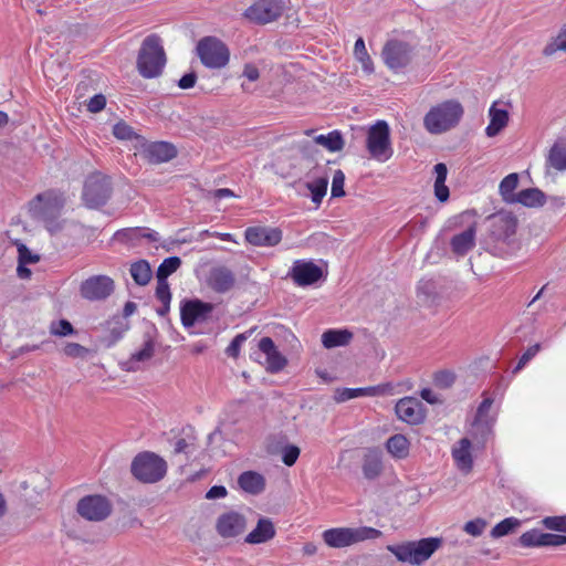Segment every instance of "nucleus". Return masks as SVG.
<instances>
[{
  "label": "nucleus",
  "mask_w": 566,
  "mask_h": 566,
  "mask_svg": "<svg viewBox=\"0 0 566 566\" xmlns=\"http://www.w3.org/2000/svg\"><path fill=\"white\" fill-rule=\"evenodd\" d=\"M489 229L485 235L488 250L494 255L509 252L517 228V219L511 212L500 211L488 217Z\"/></svg>",
  "instance_id": "f257e3e1"
},
{
  "label": "nucleus",
  "mask_w": 566,
  "mask_h": 566,
  "mask_svg": "<svg viewBox=\"0 0 566 566\" xmlns=\"http://www.w3.org/2000/svg\"><path fill=\"white\" fill-rule=\"evenodd\" d=\"M166 61L161 39L157 34L146 36L142 42L136 62L139 74L145 78L157 77L163 73Z\"/></svg>",
  "instance_id": "f03ea898"
},
{
  "label": "nucleus",
  "mask_w": 566,
  "mask_h": 566,
  "mask_svg": "<svg viewBox=\"0 0 566 566\" xmlns=\"http://www.w3.org/2000/svg\"><path fill=\"white\" fill-rule=\"evenodd\" d=\"M463 113V107L458 101H444L430 108L423 118V125L431 134H442L455 127Z\"/></svg>",
  "instance_id": "7ed1b4c3"
},
{
  "label": "nucleus",
  "mask_w": 566,
  "mask_h": 566,
  "mask_svg": "<svg viewBox=\"0 0 566 566\" xmlns=\"http://www.w3.org/2000/svg\"><path fill=\"white\" fill-rule=\"evenodd\" d=\"M440 545V538L427 537L420 541L388 545L387 549L394 554L399 562L419 566L428 560Z\"/></svg>",
  "instance_id": "20e7f679"
},
{
  "label": "nucleus",
  "mask_w": 566,
  "mask_h": 566,
  "mask_svg": "<svg viewBox=\"0 0 566 566\" xmlns=\"http://www.w3.org/2000/svg\"><path fill=\"white\" fill-rule=\"evenodd\" d=\"M130 472L139 482L156 483L166 475L167 462L154 452L144 451L133 459Z\"/></svg>",
  "instance_id": "39448f33"
},
{
  "label": "nucleus",
  "mask_w": 566,
  "mask_h": 566,
  "mask_svg": "<svg viewBox=\"0 0 566 566\" xmlns=\"http://www.w3.org/2000/svg\"><path fill=\"white\" fill-rule=\"evenodd\" d=\"M382 533L374 527H335L323 532L322 536L325 544L333 548H343L353 544L379 538Z\"/></svg>",
  "instance_id": "423d86ee"
},
{
  "label": "nucleus",
  "mask_w": 566,
  "mask_h": 566,
  "mask_svg": "<svg viewBox=\"0 0 566 566\" xmlns=\"http://www.w3.org/2000/svg\"><path fill=\"white\" fill-rule=\"evenodd\" d=\"M201 63L209 69H222L229 63L228 46L216 36L202 38L196 46Z\"/></svg>",
  "instance_id": "0eeeda50"
},
{
  "label": "nucleus",
  "mask_w": 566,
  "mask_h": 566,
  "mask_svg": "<svg viewBox=\"0 0 566 566\" xmlns=\"http://www.w3.org/2000/svg\"><path fill=\"white\" fill-rule=\"evenodd\" d=\"M112 196V184L107 176L101 172L90 175L83 187L82 199L88 209H98Z\"/></svg>",
  "instance_id": "6e6552de"
},
{
  "label": "nucleus",
  "mask_w": 566,
  "mask_h": 566,
  "mask_svg": "<svg viewBox=\"0 0 566 566\" xmlns=\"http://www.w3.org/2000/svg\"><path fill=\"white\" fill-rule=\"evenodd\" d=\"M367 149L378 161H386L392 156L390 129L385 120H378L367 134Z\"/></svg>",
  "instance_id": "1a4fd4ad"
},
{
  "label": "nucleus",
  "mask_w": 566,
  "mask_h": 566,
  "mask_svg": "<svg viewBox=\"0 0 566 566\" xmlns=\"http://www.w3.org/2000/svg\"><path fill=\"white\" fill-rule=\"evenodd\" d=\"M112 511V502L101 494L85 495L76 504L77 514L88 522L105 521Z\"/></svg>",
  "instance_id": "9d476101"
},
{
  "label": "nucleus",
  "mask_w": 566,
  "mask_h": 566,
  "mask_svg": "<svg viewBox=\"0 0 566 566\" xmlns=\"http://www.w3.org/2000/svg\"><path fill=\"white\" fill-rule=\"evenodd\" d=\"M385 64L394 72L407 67L413 56V48L405 41L398 39L388 40L381 51Z\"/></svg>",
  "instance_id": "9b49d317"
},
{
  "label": "nucleus",
  "mask_w": 566,
  "mask_h": 566,
  "mask_svg": "<svg viewBox=\"0 0 566 566\" xmlns=\"http://www.w3.org/2000/svg\"><path fill=\"white\" fill-rule=\"evenodd\" d=\"M284 0H256L243 13L251 22L266 24L277 20L284 12Z\"/></svg>",
  "instance_id": "f8f14e48"
},
{
  "label": "nucleus",
  "mask_w": 566,
  "mask_h": 566,
  "mask_svg": "<svg viewBox=\"0 0 566 566\" xmlns=\"http://www.w3.org/2000/svg\"><path fill=\"white\" fill-rule=\"evenodd\" d=\"M64 200L53 191L39 193L29 202V212L33 219L52 220L62 210Z\"/></svg>",
  "instance_id": "ddd939ff"
},
{
  "label": "nucleus",
  "mask_w": 566,
  "mask_h": 566,
  "mask_svg": "<svg viewBox=\"0 0 566 566\" xmlns=\"http://www.w3.org/2000/svg\"><path fill=\"white\" fill-rule=\"evenodd\" d=\"M214 305L201 300H185L180 306L181 323L185 327H191L196 323L205 322L213 311Z\"/></svg>",
  "instance_id": "4468645a"
},
{
  "label": "nucleus",
  "mask_w": 566,
  "mask_h": 566,
  "mask_svg": "<svg viewBox=\"0 0 566 566\" xmlns=\"http://www.w3.org/2000/svg\"><path fill=\"white\" fill-rule=\"evenodd\" d=\"M114 281L106 275H94L82 282L81 295L90 301L107 298L114 291Z\"/></svg>",
  "instance_id": "2eb2a0df"
},
{
  "label": "nucleus",
  "mask_w": 566,
  "mask_h": 566,
  "mask_svg": "<svg viewBox=\"0 0 566 566\" xmlns=\"http://www.w3.org/2000/svg\"><path fill=\"white\" fill-rule=\"evenodd\" d=\"M287 276L291 277L297 286H308L315 284L323 277V270L313 261L296 260L290 269Z\"/></svg>",
  "instance_id": "dca6fc26"
},
{
  "label": "nucleus",
  "mask_w": 566,
  "mask_h": 566,
  "mask_svg": "<svg viewBox=\"0 0 566 566\" xmlns=\"http://www.w3.org/2000/svg\"><path fill=\"white\" fill-rule=\"evenodd\" d=\"M247 526V520L241 513L231 511L221 514L216 522V531L222 538L241 535Z\"/></svg>",
  "instance_id": "f3484780"
},
{
  "label": "nucleus",
  "mask_w": 566,
  "mask_h": 566,
  "mask_svg": "<svg viewBox=\"0 0 566 566\" xmlns=\"http://www.w3.org/2000/svg\"><path fill=\"white\" fill-rule=\"evenodd\" d=\"M245 240L255 247H275L283 238L282 230L280 228L271 227H249L245 230Z\"/></svg>",
  "instance_id": "a211bd4d"
},
{
  "label": "nucleus",
  "mask_w": 566,
  "mask_h": 566,
  "mask_svg": "<svg viewBox=\"0 0 566 566\" xmlns=\"http://www.w3.org/2000/svg\"><path fill=\"white\" fill-rule=\"evenodd\" d=\"M394 385L391 382H385L377 386L364 387V388H338L335 391V400L337 402H345L349 399L361 397V396H386L392 394Z\"/></svg>",
  "instance_id": "6ab92c4d"
},
{
  "label": "nucleus",
  "mask_w": 566,
  "mask_h": 566,
  "mask_svg": "<svg viewBox=\"0 0 566 566\" xmlns=\"http://www.w3.org/2000/svg\"><path fill=\"white\" fill-rule=\"evenodd\" d=\"M395 411L400 420L409 424H419L424 420L422 403L412 397L400 399L396 403Z\"/></svg>",
  "instance_id": "aec40b11"
},
{
  "label": "nucleus",
  "mask_w": 566,
  "mask_h": 566,
  "mask_svg": "<svg viewBox=\"0 0 566 566\" xmlns=\"http://www.w3.org/2000/svg\"><path fill=\"white\" fill-rule=\"evenodd\" d=\"M142 154L149 164H161L174 159L177 149L167 142H151L143 146Z\"/></svg>",
  "instance_id": "412c9836"
},
{
  "label": "nucleus",
  "mask_w": 566,
  "mask_h": 566,
  "mask_svg": "<svg viewBox=\"0 0 566 566\" xmlns=\"http://www.w3.org/2000/svg\"><path fill=\"white\" fill-rule=\"evenodd\" d=\"M259 349L266 356L268 371L275 374L287 365V359L276 349L271 337H262L259 342Z\"/></svg>",
  "instance_id": "4be33fe9"
},
{
  "label": "nucleus",
  "mask_w": 566,
  "mask_h": 566,
  "mask_svg": "<svg viewBox=\"0 0 566 566\" xmlns=\"http://www.w3.org/2000/svg\"><path fill=\"white\" fill-rule=\"evenodd\" d=\"M235 282L233 272L226 266L213 268L209 275V286L218 293L230 291Z\"/></svg>",
  "instance_id": "5701e85b"
},
{
  "label": "nucleus",
  "mask_w": 566,
  "mask_h": 566,
  "mask_svg": "<svg viewBox=\"0 0 566 566\" xmlns=\"http://www.w3.org/2000/svg\"><path fill=\"white\" fill-rule=\"evenodd\" d=\"M476 226L471 224L463 232L452 237L450 241L451 250L454 254L463 256L475 245Z\"/></svg>",
  "instance_id": "b1692460"
},
{
  "label": "nucleus",
  "mask_w": 566,
  "mask_h": 566,
  "mask_svg": "<svg viewBox=\"0 0 566 566\" xmlns=\"http://www.w3.org/2000/svg\"><path fill=\"white\" fill-rule=\"evenodd\" d=\"M276 534L275 527L271 518L261 517L259 518L255 528L250 532L245 542L249 544H262L271 541Z\"/></svg>",
  "instance_id": "393cba45"
},
{
  "label": "nucleus",
  "mask_w": 566,
  "mask_h": 566,
  "mask_svg": "<svg viewBox=\"0 0 566 566\" xmlns=\"http://www.w3.org/2000/svg\"><path fill=\"white\" fill-rule=\"evenodd\" d=\"M471 441L462 438L452 450V457L459 470L469 473L473 467V459L470 452Z\"/></svg>",
  "instance_id": "a878e982"
},
{
  "label": "nucleus",
  "mask_w": 566,
  "mask_h": 566,
  "mask_svg": "<svg viewBox=\"0 0 566 566\" xmlns=\"http://www.w3.org/2000/svg\"><path fill=\"white\" fill-rule=\"evenodd\" d=\"M363 474L367 480L377 479L382 472L381 452L377 449H370L364 455L363 460Z\"/></svg>",
  "instance_id": "bb28decb"
},
{
  "label": "nucleus",
  "mask_w": 566,
  "mask_h": 566,
  "mask_svg": "<svg viewBox=\"0 0 566 566\" xmlns=\"http://www.w3.org/2000/svg\"><path fill=\"white\" fill-rule=\"evenodd\" d=\"M238 484L244 492L256 495L264 491L265 479L258 472L245 471L239 475Z\"/></svg>",
  "instance_id": "cd10ccee"
},
{
  "label": "nucleus",
  "mask_w": 566,
  "mask_h": 566,
  "mask_svg": "<svg viewBox=\"0 0 566 566\" xmlns=\"http://www.w3.org/2000/svg\"><path fill=\"white\" fill-rule=\"evenodd\" d=\"M496 102L490 107V124L485 128L488 137L496 136L509 123V112L496 107Z\"/></svg>",
  "instance_id": "c85d7f7f"
},
{
  "label": "nucleus",
  "mask_w": 566,
  "mask_h": 566,
  "mask_svg": "<svg viewBox=\"0 0 566 566\" xmlns=\"http://www.w3.org/2000/svg\"><path fill=\"white\" fill-rule=\"evenodd\" d=\"M546 164L558 171L566 170V138H558L551 147Z\"/></svg>",
  "instance_id": "c756f323"
},
{
  "label": "nucleus",
  "mask_w": 566,
  "mask_h": 566,
  "mask_svg": "<svg viewBox=\"0 0 566 566\" xmlns=\"http://www.w3.org/2000/svg\"><path fill=\"white\" fill-rule=\"evenodd\" d=\"M353 333L348 329H328L322 335V343L325 348H334L349 344Z\"/></svg>",
  "instance_id": "7c9ffc66"
},
{
  "label": "nucleus",
  "mask_w": 566,
  "mask_h": 566,
  "mask_svg": "<svg viewBox=\"0 0 566 566\" xmlns=\"http://www.w3.org/2000/svg\"><path fill=\"white\" fill-rule=\"evenodd\" d=\"M545 193L538 188H527L516 193L514 203H521L525 207H541L545 203Z\"/></svg>",
  "instance_id": "2f4dec72"
},
{
  "label": "nucleus",
  "mask_w": 566,
  "mask_h": 566,
  "mask_svg": "<svg viewBox=\"0 0 566 566\" xmlns=\"http://www.w3.org/2000/svg\"><path fill=\"white\" fill-rule=\"evenodd\" d=\"M387 451L396 459H405L409 455L410 442L406 436L397 433L386 442Z\"/></svg>",
  "instance_id": "473e14b6"
},
{
  "label": "nucleus",
  "mask_w": 566,
  "mask_h": 566,
  "mask_svg": "<svg viewBox=\"0 0 566 566\" xmlns=\"http://www.w3.org/2000/svg\"><path fill=\"white\" fill-rule=\"evenodd\" d=\"M436 181H434V196L440 202H446L449 197V188L446 186L448 168L446 164L439 163L434 166Z\"/></svg>",
  "instance_id": "72a5a7b5"
},
{
  "label": "nucleus",
  "mask_w": 566,
  "mask_h": 566,
  "mask_svg": "<svg viewBox=\"0 0 566 566\" xmlns=\"http://www.w3.org/2000/svg\"><path fill=\"white\" fill-rule=\"evenodd\" d=\"M317 145L325 147L329 151H340L344 148L345 142L339 130H333L327 135H318L314 137Z\"/></svg>",
  "instance_id": "f704fd0d"
},
{
  "label": "nucleus",
  "mask_w": 566,
  "mask_h": 566,
  "mask_svg": "<svg viewBox=\"0 0 566 566\" xmlns=\"http://www.w3.org/2000/svg\"><path fill=\"white\" fill-rule=\"evenodd\" d=\"M129 272L134 282L140 286L148 284L153 276L150 265L146 260L134 262Z\"/></svg>",
  "instance_id": "c9c22d12"
},
{
  "label": "nucleus",
  "mask_w": 566,
  "mask_h": 566,
  "mask_svg": "<svg viewBox=\"0 0 566 566\" xmlns=\"http://www.w3.org/2000/svg\"><path fill=\"white\" fill-rule=\"evenodd\" d=\"M518 185V175L516 172H512L507 175L500 184V193L503 198V200L506 203H514V198L516 197V193H514V190L516 189Z\"/></svg>",
  "instance_id": "e433bc0d"
},
{
  "label": "nucleus",
  "mask_w": 566,
  "mask_h": 566,
  "mask_svg": "<svg viewBox=\"0 0 566 566\" xmlns=\"http://www.w3.org/2000/svg\"><path fill=\"white\" fill-rule=\"evenodd\" d=\"M328 186V177H317L313 181L306 182V188L312 193V201L316 205H319L326 195Z\"/></svg>",
  "instance_id": "4c0bfd02"
},
{
  "label": "nucleus",
  "mask_w": 566,
  "mask_h": 566,
  "mask_svg": "<svg viewBox=\"0 0 566 566\" xmlns=\"http://www.w3.org/2000/svg\"><path fill=\"white\" fill-rule=\"evenodd\" d=\"M181 265V260L178 256H169L163 261L156 272L157 280H166L169 275L175 273Z\"/></svg>",
  "instance_id": "58836bf2"
},
{
  "label": "nucleus",
  "mask_w": 566,
  "mask_h": 566,
  "mask_svg": "<svg viewBox=\"0 0 566 566\" xmlns=\"http://www.w3.org/2000/svg\"><path fill=\"white\" fill-rule=\"evenodd\" d=\"M521 525V521L515 517H507L497 523L491 531V536L499 538L513 532Z\"/></svg>",
  "instance_id": "ea45409f"
},
{
  "label": "nucleus",
  "mask_w": 566,
  "mask_h": 566,
  "mask_svg": "<svg viewBox=\"0 0 566 566\" xmlns=\"http://www.w3.org/2000/svg\"><path fill=\"white\" fill-rule=\"evenodd\" d=\"M557 51L566 52V27L560 30V32L554 39H552L549 43L546 44L543 50V54L545 56H551Z\"/></svg>",
  "instance_id": "a19ab883"
},
{
  "label": "nucleus",
  "mask_w": 566,
  "mask_h": 566,
  "mask_svg": "<svg viewBox=\"0 0 566 566\" xmlns=\"http://www.w3.org/2000/svg\"><path fill=\"white\" fill-rule=\"evenodd\" d=\"M542 536H544V533L534 528L523 533L518 542L523 547H541L543 546Z\"/></svg>",
  "instance_id": "79ce46f5"
},
{
  "label": "nucleus",
  "mask_w": 566,
  "mask_h": 566,
  "mask_svg": "<svg viewBox=\"0 0 566 566\" xmlns=\"http://www.w3.org/2000/svg\"><path fill=\"white\" fill-rule=\"evenodd\" d=\"M154 353L155 342L148 336L144 342L143 348L132 354L130 363L149 360L154 356Z\"/></svg>",
  "instance_id": "37998d69"
},
{
  "label": "nucleus",
  "mask_w": 566,
  "mask_h": 566,
  "mask_svg": "<svg viewBox=\"0 0 566 566\" xmlns=\"http://www.w3.org/2000/svg\"><path fill=\"white\" fill-rule=\"evenodd\" d=\"M255 328H251L245 333L238 334L229 346L226 348V354L229 357L237 358L240 354V348L242 344L248 339V337L254 332Z\"/></svg>",
  "instance_id": "c03bdc74"
},
{
  "label": "nucleus",
  "mask_w": 566,
  "mask_h": 566,
  "mask_svg": "<svg viewBox=\"0 0 566 566\" xmlns=\"http://www.w3.org/2000/svg\"><path fill=\"white\" fill-rule=\"evenodd\" d=\"M50 333L55 336L64 337L74 334L75 331L67 319H60L51 323Z\"/></svg>",
  "instance_id": "a18cd8bd"
},
{
  "label": "nucleus",
  "mask_w": 566,
  "mask_h": 566,
  "mask_svg": "<svg viewBox=\"0 0 566 566\" xmlns=\"http://www.w3.org/2000/svg\"><path fill=\"white\" fill-rule=\"evenodd\" d=\"M542 524L548 530L566 533V515L547 516Z\"/></svg>",
  "instance_id": "49530a36"
},
{
  "label": "nucleus",
  "mask_w": 566,
  "mask_h": 566,
  "mask_svg": "<svg viewBox=\"0 0 566 566\" xmlns=\"http://www.w3.org/2000/svg\"><path fill=\"white\" fill-rule=\"evenodd\" d=\"M301 450L297 446L286 444L282 448V461L285 465L292 467L298 459Z\"/></svg>",
  "instance_id": "de8ad7c7"
},
{
  "label": "nucleus",
  "mask_w": 566,
  "mask_h": 566,
  "mask_svg": "<svg viewBox=\"0 0 566 566\" xmlns=\"http://www.w3.org/2000/svg\"><path fill=\"white\" fill-rule=\"evenodd\" d=\"M113 134L116 138L122 140H130L136 136L134 129L125 122L115 124L113 127Z\"/></svg>",
  "instance_id": "09e8293b"
},
{
  "label": "nucleus",
  "mask_w": 566,
  "mask_h": 566,
  "mask_svg": "<svg viewBox=\"0 0 566 566\" xmlns=\"http://www.w3.org/2000/svg\"><path fill=\"white\" fill-rule=\"evenodd\" d=\"M63 353L71 358H85L90 353V349L77 343H67Z\"/></svg>",
  "instance_id": "8fccbe9b"
},
{
  "label": "nucleus",
  "mask_w": 566,
  "mask_h": 566,
  "mask_svg": "<svg viewBox=\"0 0 566 566\" xmlns=\"http://www.w3.org/2000/svg\"><path fill=\"white\" fill-rule=\"evenodd\" d=\"M345 175L338 169L335 171L332 181V197L338 198L345 196L344 191Z\"/></svg>",
  "instance_id": "3c124183"
},
{
  "label": "nucleus",
  "mask_w": 566,
  "mask_h": 566,
  "mask_svg": "<svg viewBox=\"0 0 566 566\" xmlns=\"http://www.w3.org/2000/svg\"><path fill=\"white\" fill-rule=\"evenodd\" d=\"M156 297L164 305L170 304L171 293L168 281L157 280Z\"/></svg>",
  "instance_id": "603ef678"
},
{
  "label": "nucleus",
  "mask_w": 566,
  "mask_h": 566,
  "mask_svg": "<svg viewBox=\"0 0 566 566\" xmlns=\"http://www.w3.org/2000/svg\"><path fill=\"white\" fill-rule=\"evenodd\" d=\"M455 375L449 370H440L434 375V382L438 387L449 388L453 385Z\"/></svg>",
  "instance_id": "864d4df0"
},
{
  "label": "nucleus",
  "mask_w": 566,
  "mask_h": 566,
  "mask_svg": "<svg viewBox=\"0 0 566 566\" xmlns=\"http://www.w3.org/2000/svg\"><path fill=\"white\" fill-rule=\"evenodd\" d=\"M485 526L486 522L483 518H475L467 522L463 530L472 536H480L483 533Z\"/></svg>",
  "instance_id": "5fc2aeb1"
},
{
  "label": "nucleus",
  "mask_w": 566,
  "mask_h": 566,
  "mask_svg": "<svg viewBox=\"0 0 566 566\" xmlns=\"http://www.w3.org/2000/svg\"><path fill=\"white\" fill-rule=\"evenodd\" d=\"M541 345L535 344L528 347L523 355L520 357L517 365L515 366L513 373L520 371L535 355L539 352Z\"/></svg>",
  "instance_id": "6e6d98bb"
},
{
  "label": "nucleus",
  "mask_w": 566,
  "mask_h": 566,
  "mask_svg": "<svg viewBox=\"0 0 566 566\" xmlns=\"http://www.w3.org/2000/svg\"><path fill=\"white\" fill-rule=\"evenodd\" d=\"M19 264H33L36 263L40 258L33 254L24 244L18 247Z\"/></svg>",
  "instance_id": "4d7b16f0"
},
{
  "label": "nucleus",
  "mask_w": 566,
  "mask_h": 566,
  "mask_svg": "<svg viewBox=\"0 0 566 566\" xmlns=\"http://www.w3.org/2000/svg\"><path fill=\"white\" fill-rule=\"evenodd\" d=\"M106 105V98L102 94L94 95L87 104V109L92 113L101 112Z\"/></svg>",
  "instance_id": "13d9d810"
},
{
  "label": "nucleus",
  "mask_w": 566,
  "mask_h": 566,
  "mask_svg": "<svg viewBox=\"0 0 566 566\" xmlns=\"http://www.w3.org/2000/svg\"><path fill=\"white\" fill-rule=\"evenodd\" d=\"M196 82H197V74L195 72H190V73L185 74L178 81V86L181 90H189V88H192L195 86Z\"/></svg>",
  "instance_id": "bf43d9fd"
},
{
  "label": "nucleus",
  "mask_w": 566,
  "mask_h": 566,
  "mask_svg": "<svg viewBox=\"0 0 566 566\" xmlns=\"http://www.w3.org/2000/svg\"><path fill=\"white\" fill-rule=\"evenodd\" d=\"M228 494L227 489L223 485H213L206 493V499L214 500V499H223Z\"/></svg>",
  "instance_id": "052dcab7"
},
{
  "label": "nucleus",
  "mask_w": 566,
  "mask_h": 566,
  "mask_svg": "<svg viewBox=\"0 0 566 566\" xmlns=\"http://www.w3.org/2000/svg\"><path fill=\"white\" fill-rule=\"evenodd\" d=\"M492 403H493V399L492 398L483 399V401L478 407L475 421L482 420L483 417H485L488 415L489 410L492 407Z\"/></svg>",
  "instance_id": "680f3d73"
},
{
  "label": "nucleus",
  "mask_w": 566,
  "mask_h": 566,
  "mask_svg": "<svg viewBox=\"0 0 566 566\" xmlns=\"http://www.w3.org/2000/svg\"><path fill=\"white\" fill-rule=\"evenodd\" d=\"M354 54L356 59H361L368 54L363 38H358L355 42Z\"/></svg>",
  "instance_id": "e2e57ef3"
},
{
  "label": "nucleus",
  "mask_w": 566,
  "mask_h": 566,
  "mask_svg": "<svg viewBox=\"0 0 566 566\" xmlns=\"http://www.w3.org/2000/svg\"><path fill=\"white\" fill-rule=\"evenodd\" d=\"M243 75L250 81H256L260 76L259 70L252 64H247L243 70Z\"/></svg>",
  "instance_id": "0e129e2a"
},
{
  "label": "nucleus",
  "mask_w": 566,
  "mask_h": 566,
  "mask_svg": "<svg viewBox=\"0 0 566 566\" xmlns=\"http://www.w3.org/2000/svg\"><path fill=\"white\" fill-rule=\"evenodd\" d=\"M191 443H189L186 439L180 438L175 442L174 446V452L176 454L178 453H187L188 449L190 448Z\"/></svg>",
  "instance_id": "69168bd1"
},
{
  "label": "nucleus",
  "mask_w": 566,
  "mask_h": 566,
  "mask_svg": "<svg viewBox=\"0 0 566 566\" xmlns=\"http://www.w3.org/2000/svg\"><path fill=\"white\" fill-rule=\"evenodd\" d=\"M420 396L423 400H426L427 402L429 403H436L439 401L438 397L436 396V394L429 389V388H424L421 390L420 392Z\"/></svg>",
  "instance_id": "338daca9"
},
{
  "label": "nucleus",
  "mask_w": 566,
  "mask_h": 566,
  "mask_svg": "<svg viewBox=\"0 0 566 566\" xmlns=\"http://www.w3.org/2000/svg\"><path fill=\"white\" fill-rule=\"evenodd\" d=\"M543 546H557V534L544 533Z\"/></svg>",
  "instance_id": "774afa93"
}]
</instances>
